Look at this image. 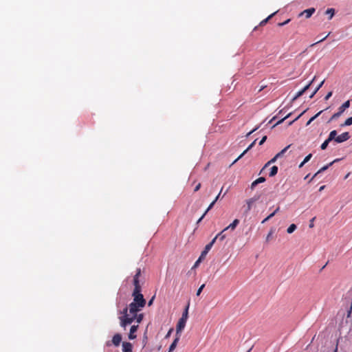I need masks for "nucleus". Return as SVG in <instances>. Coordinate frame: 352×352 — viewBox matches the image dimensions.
I'll use <instances>...</instances> for the list:
<instances>
[{
    "label": "nucleus",
    "instance_id": "obj_1",
    "mask_svg": "<svg viewBox=\"0 0 352 352\" xmlns=\"http://www.w3.org/2000/svg\"><path fill=\"white\" fill-rule=\"evenodd\" d=\"M144 307H140L135 304L130 303L122 311H120L121 316L119 317L120 326L126 329V326L136 322L140 324L143 318L144 314L139 313Z\"/></svg>",
    "mask_w": 352,
    "mask_h": 352
},
{
    "label": "nucleus",
    "instance_id": "obj_2",
    "mask_svg": "<svg viewBox=\"0 0 352 352\" xmlns=\"http://www.w3.org/2000/svg\"><path fill=\"white\" fill-rule=\"evenodd\" d=\"M133 301L131 304H135L140 307H144L146 301L142 294V289L133 290L132 292Z\"/></svg>",
    "mask_w": 352,
    "mask_h": 352
},
{
    "label": "nucleus",
    "instance_id": "obj_3",
    "mask_svg": "<svg viewBox=\"0 0 352 352\" xmlns=\"http://www.w3.org/2000/svg\"><path fill=\"white\" fill-rule=\"evenodd\" d=\"M122 336L121 334L120 333H116L113 338H112V340H108L105 343V345L107 346H111L112 345L115 346H120L121 342H122Z\"/></svg>",
    "mask_w": 352,
    "mask_h": 352
},
{
    "label": "nucleus",
    "instance_id": "obj_4",
    "mask_svg": "<svg viewBox=\"0 0 352 352\" xmlns=\"http://www.w3.org/2000/svg\"><path fill=\"white\" fill-rule=\"evenodd\" d=\"M140 276H141V269L138 268L136 270V273L134 275L133 279V284L134 286L133 290L142 289V287L140 283V279H139Z\"/></svg>",
    "mask_w": 352,
    "mask_h": 352
},
{
    "label": "nucleus",
    "instance_id": "obj_5",
    "mask_svg": "<svg viewBox=\"0 0 352 352\" xmlns=\"http://www.w3.org/2000/svg\"><path fill=\"white\" fill-rule=\"evenodd\" d=\"M187 320H185L182 318H179L177 326H176V336H180L181 332L183 331L186 326Z\"/></svg>",
    "mask_w": 352,
    "mask_h": 352
},
{
    "label": "nucleus",
    "instance_id": "obj_6",
    "mask_svg": "<svg viewBox=\"0 0 352 352\" xmlns=\"http://www.w3.org/2000/svg\"><path fill=\"white\" fill-rule=\"evenodd\" d=\"M139 327V324L137 323V324L132 325L130 328V331L129 333V340H134L136 338L137 336L135 334L136 331H138V329Z\"/></svg>",
    "mask_w": 352,
    "mask_h": 352
},
{
    "label": "nucleus",
    "instance_id": "obj_7",
    "mask_svg": "<svg viewBox=\"0 0 352 352\" xmlns=\"http://www.w3.org/2000/svg\"><path fill=\"white\" fill-rule=\"evenodd\" d=\"M350 138V135L348 132L342 133L341 135L337 136L336 141L337 143H342Z\"/></svg>",
    "mask_w": 352,
    "mask_h": 352
},
{
    "label": "nucleus",
    "instance_id": "obj_8",
    "mask_svg": "<svg viewBox=\"0 0 352 352\" xmlns=\"http://www.w3.org/2000/svg\"><path fill=\"white\" fill-rule=\"evenodd\" d=\"M316 9L314 8H311L307 10H303L298 14V17H300L303 15H305L307 19H309L311 16V15L315 12Z\"/></svg>",
    "mask_w": 352,
    "mask_h": 352
},
{
    "label": "nucleus",
    "instance_id": "obj_9",
    "mask_svg": "<svg viewBox=\"0 0 352 352\" xmlns=\"http://www.w3.org/2000/svg\"><path fill=\"white\" fill-rule=\"evenodd\" d=\"M122 352H133V344L129 342H123L122 343Z\"/></svg>",
    "mask_w": 352,
    "mask_h": 352
},
{
    "label": "nucleus",
    "instance_id": "obj_10",
    "mask_svg": "<svg viewBox=\"0 0 352 352\" xmlns=\"http://www.w3.org/2000/svg\"><path fill=\"white\" fill-rule=\"evenodd\" d=\"M256 140H255L253 142H252L249 146L233 162L232 164L236 162L239 159H241L249 150H250L255 144Z\"/></svg>",
    "mask_w": 352,
    "mask_h": 352
},
{
    "label": "nucleus",
    "instance_id": "obj_11",
    "mask_svg": "<svg viewBox=\"0 0 352 352\" xmlns=\"http://www.w3.org/2000/svg\"><path fill=\"white\" fill-rule=\"evenodd\" d=\"M338 161V160H335L334 161L331 162V163H329V164L322 167L316 173L314 174V175L313 176L312 179H313L314 177H316L318 174H320V173L326 170L330 166H331L334 162Z\"/></svg>",
    "mask_w": 352,
    "mask_h": 352
},
{
    "label": "nucleus",
    "instance_id": "obj_12",
    "mask_svg": "<svg viewBox=\"0 0 352 352\" xmlns=\"http://www.w3.org/2000/svg\"><path fill=\"white\" fill-rule=\"evenodd\" d=\"M350 107V100H348L345 102H344L338 109L340 113H343L344 111Z\"/></svg>",
    "mask_w": 352,
    "mask_h": 352
},
{
    "label": "nucleus",
    "instance_id": "obj_13",
    "mask_svg": "<svg viewBox=\"0 0 352 352\" xmlns=\"http://www.w3.org/2000/svg\"><path fill=\"white\" fill-rule=\"evenodd\" d=\"M239 223V220L236 219L233 221V222L232 223H230L228 226H227L225 229H223V231H226L228 229L234 230L236 228V227L238 226Z\"/></svg>",
    "mask_w": 352,
    "mask_h": 352
},
{
    "label": "nucleus",
    "instance_id": "obj_14",
    "mask_svg": "<svg viewBox=\"0 0 352 352\" xmlns=\"http://www.w3.org/2000/svg\"><path fill=\"white\" fill-rule=\"evenodd\" d=\"M179 338H180V336H176V338H175V340H173V342H172V344H170V346L169 347L168 352H172L173 351L175 350V349L177 346V342L179 340Z\"/></svg>",
    "mask_w": 352,
    "mask_h": 352
},
{
    "label": "nucleus",
    "instance_id": "obj_15",
    "mask_svg": "<svg viewBox=\"0 0 352 352\" xmlns=\"http://www.w3.org/2000/svg\"><path fill=\"white\" fill-rule=\"evenodd\" d=\"M265 181V177H261L252 183L251 188H254L258 184L264 182Z\"/></svg>",
    "mask_w": 352,
    "mask_h": 352
},
{
    "label": "nucleus",
    "instance_id": "obj_16",
    "mask_svg": "<svg viewBox=\"0 0 352 352\" xmlns=\"http://www.w3.org/2000/svg\"><path fill=\"white\" fill-rule=\"evenodd\" d=\"M337 138V131L336 130L331 131L328 137V141L335 140Z\"/></svg>",
    "mask_w": 352,
    "mask_h": 352
},
{
    "label": "nucleus",
    "instance_id": "obj_17",
    "mask_svg": "<svg viewBox=\"0 0 352 352\" xmlns=\"http://www.w3.org/2000/svg\"><path fill=\"white\" fill-rule=\"evenodd\" d=\"M277 13V12H274V13L271 14L270 16H268L266 19H263V21H261L259 25L261 26H263L265 25L267 21L272 17L274 16Z\"/></svg>",
    "mask_w": 352,
    "mask_h": 352
},
{
    "label": "nucleus",
    "instance_id": "obj_18",
    "mask_svg": "<svg viewBox=\"0 0 352 352\" xmlns=\"http://www.w3.org/2000/svg\"><path fill=\"white\" fill-rule=\"evenodd\" d=\"M211 248V245H206L204 250L202 251L200 257L203 258L204 256H206Z\"/></svg>",
    "mask_w": 352,
    "mask_h": 352
},
{
    "label": "nucleus",
    "instance_id": "obj_19",
    "mask_svg": "<svg viewBox=\"0 0 352 352\" xmlns=\"http://www.w3.org/2000/svg\"><path fill=\"white\" fill-rule=\"evenodd\" d=\"M277 173H278V167L276 166H273L270 169L269 176L274 177L277 174Z\"/></svg>",
    "mask_w": 352,
    "mask_h": 352
},
{
    "label": "nucleus",
    "instance_id": "obj_20",
    "mask_svg": "<svg viewBox=\"0 0 352 352\" xmlns=\"http://www.w3.org/2000/svg\"><path fill=\"white\" fill-rule=\"evenodd\" d=\"M188 308H189V305H188L186 307V308H185V309H184V312L182 314V316L181 317V318H182V319H184L185 320H187L188 318Z\"/></svg>",
    "mask_w": 352,
    "mask_h": 352
},
{
    "label": "nucleus",
    "instance_id": "obj_21",
    "mask_svg": "<svg viewBox=\"0 0 352 352\" xmlns=\"http://www.w3.org/2000/svg\"><path fill=\"white\" fill-rule=\"evenodd\" d=\"M326 14H329V19H331L335 14V10L333 8H328L326 12Z\"/></svg>",
    "mask_w": 352,
    "mask_h": 352
},
{
    "label": "nucleus",
    "instance_id": "obj_22",
    "mask_svg": "<svg viewBox=\"0 0 352 352\" xmlns=\"http://www.w3.org/2000/svg\"><path fill=\"white\" fill-rule=\"evenodd\" d=\"M291 146V144L287 146L286 147H285L283 150H281L279 153H278L276 154V157H281L288 150V148Z\"/></svg>",
    "mask_w": 352,
    "mask_h": 352
},
{
    "label": "nucleus",
    "instance_id": "obj_23",
    "mask_svg": "<svg viewBox=\"0 0 352 352\" xmlns=\"http://www.w3.org/2000/svg\"><path fill=\"white\" fill-rule=\"evenodd\" d=\"M324 82V80H323L318 86L315 89V90L314 91V92L312 93V94L310 96V98H313L314 96V95L318 91V90L320 89V87H322V86L323 85Z\"/></svg>",
    "mask_w": 352,
    "mask_h": 352
},
{
    "label": "nucleus",
    "instance_id": "obj_24",
    "mask_svg": "<svg viewBox=\"0 0 352 352\" xmlns=\"http://www.w3.org/2000/svg\"><path fill=\"white\" fill-rule=\"evenodd\" d=\"M296 228H297L296 226L294 223H292L288 227V228L287 230V232L288 234H292V232H294L296 230Z\"/></svg>",
    "mask_w": 352,
    "mask_h": 352
},
{
    "label": "nucleus",
    "instance_id": "obj_25",
    "mask_svg": "<svg viewBox=\"0 0 352 352\" xmlns=\"http://www.w3.org/2000/svg\"><path fill=\"white\" fill-rule=\"evenodd\" d=\"M352 124V116L347 118L345 122L341 124L342 126H350Z\"/></svg>",
    "mask_w": 352,
    "mask_h": 352
},
{
    "label": "nucleus",
    "instance_id": "obj_26",
    "mask_svg": "<svg viewBox=\"0 0 352 352\" xmlns=\"http://www.w3.org/2000/svg\"><path fill=\"white\" fill-rule=\"evenodd\" d=\"M322 111H319L318 113H316L314 116L311 117L309 120L307 122V126L309 125L312 121H314L321 113Z\"/></svg>",
    "mask_w": 352,
    "mask_h": 352
},
{
    "label": "nucleus",
    "instance_id": "obj_27",
    "mask_svg": "<svg viewBox=\"0 0 352 352\" xmlns=\"http://www.w3.org/2000/svg\"><path fill=\"white\" fill-rule=\"evenodd\" d=\"M278 157H276V155L273 157L265 165V166L263 167V168H265V167H267V166H269L270 164H272V163H274L276 160L278 159Z\"/></svg>",
    "mask_w": 352,
    "mask_h": 352
},
{
    "label": "nucleus",
    "instance_id": "obj_28",
    "mask_svg": "<svg viewBox=\"0 0 352 352\" xmlns=\"http://www.w3.org/2000/svg\"><path fill=\"white\" fill-rule=\"evenodd\" d=\"M305 92L302 91V90L301 89L300 91H298L296 94V96L293 98L292 100H296L297 98H298L299 97H300L301 96L303 95Z\"/></svg>",
    "mask_w": 352,
    "mask_h": 352
},
{
    "label": "nucleus",
    "instance_id": "obj_29",
    "mask_svg": "<svg viewBox=\"0 0 352 352\" xmlns=\"http://www.w3.org/2000/svg\"><path fill=\"white\" fill-rule=\"evenodd\" d=\"M342 115V113H340V111H338L337 113H335L332 116L331 118H330L329 121V122H331V120H335L338 118H339L340 116Z\"/></svg>",
    "mask_w": 352,
    "mask_h": 352
},
{
    "label": "nucleus",
    "instance_id": "obj_30",
    "mask_svg": "<svg viewBox=\"0 0 352 352\" xmlns=\"http://www.w3.org/2000/svg\"><path fill=\"white\" fill-rule=\"evenodd\" d=\"M331 141H328V139H327L322 144H321V149L322 150H324L327 148L329 143Z\"/></svg>",
    "mask_w": 352,
    "mask_h": 352
},
{
    "label": "nucleus",
    "instance_id": "obj_31",
    "mask_svg": "<svg viewBox=\"0 0 352 352\" xmlns=\"http://www.w3.org/2000/svg\"><path fill=\"white\" fill-rule=\"evenodd\" d=\"M315 79H316V76H314L313 80L308 85H307L305 87H304L303 89H302V91L305 92L310 87L311 85L312 84V82H314V80Z\"/></svg>",
    "mask_w": 352,
    "mask_h": 352
},
{
    "label": "nucleus",
    "instance_id": "obj_32",
    "mask_svg": "<svg viewBox=\"0 0 352 352\" xmlns=\"http://www.w3.org/2000/svg\"><path fill=\"white\" fill-rule=\"evenodd\" d=\"M223 230L220 232L219 233L217 236V238L219 237L220 240L221 241H223L225 238H226V235L225 234H223Z\"/></svg>",
    "mask_w": 352,
    "mask_h": 352
},
{
    "label": "nucleus",
    "instance_id": "obj_33",
    "mask_svg": "<svg viewBox=\"0 0 352 352\" xmlns=\"http://www.w3.org/2000/svg\"><path fill=\"white\" fill-rule=\"evenodd\" d=\"M273 233H274V229L272 228L266 237L267 242H268L270 240V238H271L272 235L273 234Z\"/></svg>",
    "mask_w": 352,
    "mask_h": 352
},
{
    "label": "nucleus",
    "instance_id": "obj_34",
    "mask_svg": "<svg viewBox=\"0 0 352 352\" xmlns=\"http://www.w3.org/2000/svg\"><path fill=\"white\" fill-rule=\"evenodd\" d=\"M204 287H205V284H203V285H201L199 287V288L198 289V290L197 291V293H196V295H197V296H199L200 295V294H201V292H202V290H203V289L204 288Z\"/></svg>",
    "mask_w": 352,
    "mask_h": 352
},
{
    "label": "nucleus",
    "instance_id": "obj_35",
    "mask_svg": "<svg viewBox=\"0 0 352 352\" xmlns=\"http://www.w3.org/2000/svg\"><path fill=\"white\" fill-rule=\"evenodd\" d=\"M253 202H254V201L252 199H249L247 201V204H248V209H247V210H250L251 209L252 204Z\"/></svg>",
    "mask_w": 352,
    "mask_h": 352
},
{
    "label": "nucleus",
    "instance_id": "obj_36",
    "mask_svg": "<svg viewBox=\"0 0 352 352\" xmlns=\"http://www.w3.org/2000/svg\"><path fill=\"white\" fill-rule=\"evenodd\" d=\"M280 207H278L272 213H271L268 217L271 219L272 218L279 210Z\"/></svg>",
    "mask_w": 352,
    "mask_h": 352
},
{
    "label": "nucleus",
    "instance_id": "obj_37",
    "mask_svg": "<svg viewBox=\"0 0 352 352\" xmlns=\"http://www.w3.org/2000/svg\"><path fill=\"white\" fill-rule=\"evenodd\" d=\"M216 202H214V201L209 205L208 208L206 209V210L205 211V214H207V212L213 207V206L214 205Z\"/></svg>",
    "mask_w": 352,
    "mask_h": 352
},
{
    "label": "nucleus",
    "instance_id": "obj_38",
    "mask_svg": "<svg viewBox=\"0 0 352 352\" xmlns=\"http://www.w3.org/2000/svg\"><path fill=\"white\" fill-rule=\"evenodd\" d=\"M289 21H290V19H288L287 20L285 21L283 23H279L278 25V26L281 27V26L285 25L286 24L289 23Z\"/></svg>",
    "mask_w": 352,
    "mask_h": 352
},
{
    "label": "nucleus",
    "instance_id": "obj_39",
    "mask_svg": "<svg viewBox=\"0 0 352 352\" xmlns=\"http://www.w3.org/2000/svg\"><path fill=\"white\" fill-rule=\"evenodd\" d=\"M291 113H288L286 116H285L283 119H281L280 120H279L276 124H280L283 120H285V119H287V118H289L290 116H291Z\"/></svg>",
    "mask_w": 352,
    "mask_h": 352
},
{
    "label": "nucleus",
    "instance_id": "obj_40",
    "mask_svg": "<svg viewBox=\"0 0 352 352\" xmlns=\"http://www.w3.org/2000/svg\"><path fill=\"white\" fill-rule=\"evenodd\" d=\"M311 157H312V155L311 153L309 154L308 155H307L303 160L304 163H307L311 158Z\"/></svg>",
    "mask_w": 352,
    "mask_h": 352
},
{
    "label": "nucleus",
    "instance_id": "obj_41",
    "mask_svg": "<svg viewBox=\"0 0 352 352\" xmlns=\"http://www.w3.org/2000/svg\"><path fill=\"white\" fill-rule=\"evenodd\" d=\"M201 259H202V258L199 256V258H198V260H197V261L195 262V263L194 264V266H193V267H192V268H195V267H197L199 265V263L201 262Z\"/></svg>",
    "mask_w": 352,
    "mask_h": 352
},
{
    "label": "nucleus",
    "instance_id": "obj_42",
    "mask_svg": "<svg viewBox=\"0 0 352 352\" xmlns=\"http://www.w3.org/2000/svg\"><path fill=\"white\" fill-rule=\"evenodd\" d=\"M332 94H333L332 91H329V92L326 95V96L324 97V100H329V99L331 97Z\"/></svg>",
    "mask_w": 352,
    "mask_h": 352
},
{
    "label": "nucleus",
    "instance_id": "obj_43",
    "mask_svg": "<svg viewBox=\"0 0 352 352\" xmlns=\"http://www.w3.org/2000/svg\"><path fill=\"white\" fill-rule=\"evenodd\" d=\"M217 239V236H216L208 245H211V248H212Z\"/></svg>",
    "mask_w": 352,
    "mask_h": 352
},
{
    "label": "nucleus",
    "instance_id": "obj_44",
    "mask_svg": "<svg viewBox=\"0 0 352 352\" xmlns=\"http://www.w3.org/2000/svg\"><path fill=\"white\" fill-rule=\"evenodd\" d=\"M217 239V236H216L208 245H211V248H212Z\"/></svg>",
    "mask_w": 352,
    "mask_h": 352
},
{
    "label": "nucleus",
    "instance_id": "obj_45",
    "mask_svg": "<svg viewBox=\"0 0 352 352\" xmlns=\"http://www.w3.org/2000/svg\"><path fill=\"white\" fill-rule=\"evenodd\" d=\"M267 140V136H264L263 137V138L261 139V140L259 142V145H262Z\"/></svg>",
    "mask_w": 352,
    "mask_h": 352
},
{
    "label": "nucleus",
    "instance_id": "obj_46",
    "mask_svg": "<svg viewBox=\"0 0 352 352\" xmlns=\"http://www.w3.org/2000/svg\"><path fill=\"white\" fill-rule=\"evenodd\" d=\"M329 34H330V32H329L327 35H326L324 38H321V39H320V40H319L318 42H316V43H320V42H322V41H323L324 40H325V39H326V38L329 36ZM314 45H315V43H314Z\"/></svg>",
    "mask_w": 352,
    "mask_h": 352
},
{
    "label": "nucleus",
    "instance_id": "obj_47",
    "mask_svg": "<svg viewBox=\"0 0 352 352\" xmlns=\"http://www.w3.org/2000/svg\"><path fill=\"white\" fill-rule=\"evenodd\" d=\"M305 111H304L302 113H301L299 116H298L297 118H296L293 121L289 122V124H292L294 121L297 120L304 113Z\"/></svg>",
    "mask_w": 352,
    "mask_h": 352
},
{
    "label": "nucleus",
    "instance_id": "obj_48",
    "mask_svg": "<svg viewBox=\"0 0 352 352\" xmlns=\"http://www.w3.org/2000/svg\"><path fill=\"white\" fill-rule=\"evenodd\" d=\"M154 298H155V296H153V297L151 298V300L148 301V306H149V307H150V306H151V305H152V304H153V300H154Z\"/></svg>",
    "mask_w": 352,
    "mask_h": 352
},
{
    "label": "nucleus",
    "instance_id": "obj_49",
    "mask_svg": "<svg viewBox=\"0 0 352 352\" xmlns=\"http://www.w3.org/2000/svg\"><path fill=\"white\" fill-rule=\"evenodd\" d=\"M206 214H205V213H204V214H202V216H201V217L198 219V221H197V224H199V223L201 221V220L204 219V217H205V215H206Z\"/></svg>",
    "mask_w": 352,
    "mask_h": 352
},
{
    "label": "nucleus",
    "instance_id": "obj_50",
    "mask_svg": "<svg viewBox=\"0 0 352 352\" xmlns=\"http://www.w3.org/2000/svg\"><path fill=\"white\" fill-rule=\"evenodd\" d=\"M200 188H201V184H200V183H199V184L196 186V187L195 188V190H195V192L198 191V190L200 189Z\"/></svg>",
    "mask_w": 352,
    "mask_h": 352
},
{
    "label": "nucleus",
    "instance_id": "obj_51",
    "mask_svg": "<svg viewBox=\"0 0 352 352\" xmlns=\"http://www.w3.org/2000/svg\"><path fill=\"white\" fill-rule=\"evenodd\" d=\"M173 329H170L169 331H168L166 336V338H168L170 336V334L173 332Z\"/></svg>",
    "mask_w": 352,
    "mask_h": 352
},
{
    "label": "nucleus",
    "instance_id": "obj_52",
    "mask_svg": "<svg viewBox=\"0 0 352 352\" xmlns=\"http://www.w3.org/2000/svg\"><path fill=\"white\" fill-rule=\"evenodd\" d=\"M221 192H222V189L221 190V191H220V192L219 193V195L215 197V199H214V202H217V200L219 199V197H220V195H221Z\"/></svg>",
    "mask_w": 352,
    "mask_h": 352
},
{
    "label": "nucleus",
    "instance_id": "obj_53",
    "mask_svg": "<svg viewBox=\"0 0 352 352\" xmlns=\"http://www.w3.org/2000/svg\"><path fill=\"white\" fill-rule=\"evenodd\" d=\"M315 219V217L312 218V219L310 221V223H309V228H313L314 227V221Z\"/></svg>",
    "mask_w": 352,
    "mask_h": 352
},
{
    "label": "nucleus",
    "instance_id": "obj_54",
    "mask_svg": "<svg viewBox=\"0 0 352 352\" xmlns=\"http://www.w3.org/2000/svg\"><path fill=\"white\" fill-rule=\"evenodd\" d=\"M270 218L267 216L265 219H263V220L262 221V223H265L266 221H268V220H270Z\"/></svg>",
    "mask_w": 352,
    "mask_h": 352
},
{
    "label": "nucleus",
    "instance_id": "obj_55",
    "mask_svg": "<svg viewBox=\"0 0 352 352\" xmlns=\"http://www.w3.org/2000/svg\"><path fill=\"white\" fill-rule=\"evenodd\" d=\"M305 163H304V161H302L300 164L299 165V168H301L303 166V165L305 164Z\"/></svg>",
    "mask_w": 352,
    "mask_h": 352
},
{
    "label": "nucleus",
    "instance_id": "obj_56",
    "mask_svg": "<svg viewBox=\"0 0 352 352\" xmlns=\"http://www.w3.org/2000/svg\"><path fill=\"white\" fill-rule=\"evenodd\" d=\"M256 130V129H253L252 131H251L250 132H249V133H248V135H250L251 133H253L254 131H255Z\"/></svg>",
    "mask_w": 352,
    "mask_h": 352
},
{
    "label": "nucleus",
    "instance_id": "obj_57",
    "mask_svg": "<svg viewBox=\"0 0 352 352\" xmlns=\"http://www.w3.org/2000/svg\"><path fill=\"white\" fill-rule=\"evenodd\" d=\"M351 310H352V301H351V307H350V310H349V314H351Z\"/></svg>",
    "mask_w": 352,
    "mask_h": 352
},
{
    "label": "nucleus",
    "instance_id": "obj_58",
    "mask_svg": "<svg viewBox=\"0 0 352 352\" xmlns=\"http://www.w3.org/2000/svg\"><path fill=\"white\" fill-rule=\"evenodd\" d=\"M324 188V186H322L320 188L319 190L322 191Z\"/></svg>",
    "mask_w": 352,
    "mask_h": 352
},
{
    "label": "nucleus",
    "instance_id": "obj_59",
    "mask_svg": "<svg viewBox=\"0 0 352 352\" xmlns=\"http://www.w3.org/2000/svg\"><path fill=\"white\" fill-rule=\"evenodd\" d=\"M335 352H337V349H336Z\"/></svg>",
    "mask_w": 352,
    "mask_h": 352
}]
</instances>
